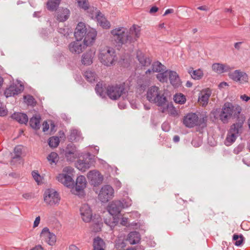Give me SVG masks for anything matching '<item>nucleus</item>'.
Returning <instances> with one entry per match:
<instances>
[{
  "label": "nucleus",
  "mask_w": 250,
  "mask_h": 250,
  "mask_svg": "<svg viewBox=\"0 0 250 250\" xmlns=\"http://www.w3.org/2000/svg\"><path fill=\"white\" fill-rule=\"evenodd\" d=\"M206 118H199L195 113H190L185 116L183 119V124L188 127L191 128L195 126H199L204 127L206 126Z\"/></svg>",
  "instance_id": "obj_7"
},
{
  "label": "nucleus",
  "mask_w": 250,
  "mask_h": 250,
  "mask_svg": "<svg viewBox=\"0 0 250 250\" xmlns=\"http://www.w3.org/2000/svg\"><path fill=\"white\" fill-rule=\"evenodd\" d=\"M125 243L124 242L122 241L121 242H118L116 243L115 247L117 249L121 250V249L125 248Z\"/></svg>",
  "instance_id": "obj_51"
},
{
  "label": "nucleus",
  "mask_w": 250,
  "mask_h": 250,
  "mask_svg": "<svg viewBox=\"0 0 250 250\" xmlns=\"http://www.w3.org/2000/svg\"><path fill=\"white\" fill-rule=\"evenodd\" d=\"M32 175L34 180L39 183L40 182V174L36 171H33L32 173Z\"/></svg>",
  "instance_id": "obj_50"
},
{
  "label": "nucleus",
  "mask_w": 250,
  "mask_h": 250,
  "mask_svg": "<svg viewBox=\"0 0 250 250\" xmlns=\"http://www.w3.org/2000/svg\"><path fill=\"white\" fill-rule=\"evenodd\" d=\"M242 43V42H237L234 43V46L235 49L239 50L240 49V45Z\"/></svg>",
  "instance_id": "obj_60"
},
{
  "label": "nucleus",
  "mask_w": 250,
  "mask_h": 250,
  "mask_svg": "<svg viewBox=\"0 0 250 250\" xmlns=\"http://www.w3.org/2000/svg\"><path fill=\"white\" fill-rule=\"evenodd\" d=\"M244 147V146L243 145H239L237 147H236L234 150L233 152L235 154H238L240 152H241L243 148Z\"/></svg>",
  "instance_id": "obj_49"
},
{
  "label": "nucleus",
  "mask_w": 250,
  "mask_h": 250,
  "mask_svg": "<svg viewBox=\"0 0 250 250\" xmlns=\"http://www.w3.org/2000/svg\"><path fill=\"white\" fill-rule=\"evenodd\" d=\"M102 223L100 221L97 220V222L92 226V229L95 232L99 231L101 229Z\"/></svg>",
  "instance_id": "obj_48"
},
{
  "label": "nucleus",
  "mask_w": 250,
  "mask_h": 250,
  "mask_svg": "<svg viewBox=\"0 0 250 250\" xmlns=\"http://www.w3.org/2000/svg\"><path fill=\"white\" fill-rule=\"evenodd\" d=\"M94 161L90 155H86L78 159L76 163V167L81 171H85L93 165Z\"/></svg>",
  "instance_id": "obj_12"
},
{
  "label": "nucleus",
  "mask_w": 250,
  "mask_h": 250,
  "mask_svg": "<svg viewBox=\"0 0 250 250\" xmlns=\"http://www.w3.org/2000/svg\"><path fill=\"white\" fill-rule=\"evenodd\" d=\"M86 181L84 176H78L76 179L75 189L77 192L83 191L86 187Z\"/></svg>",
  "instance_id": "obj_26"
},
{
  "label": "nucleus",
  "mask_w": 250,
  "mask_h": 250,
  "mask_svg": "<svg viewBox=\"0 0 250 250\" xmlns=\"http://www.w3.org/2000/svg\"><path fill=\"white\" fill-rule=\"evenodd\" d=\"M173 12L174 10L173 9H168L165 11L164 14L163 15V16H165L168 14L173 13Z\"/></svg>",
  "instance_id": "obj_61"
},
{
  "label": "nucleus",
  "mask_w": 250,
  "mask_h": 250,
  "mask_svg": "<svg viewBox=\"0 0 250 250\" xmlns=\"http://www.w3.org/2000/svg\"><path fill=\"white\" fill-rule=\"evenodd\" d=\"M88 178L91 181L94 185H99L102 183L103 177L97 170H91L88 173Z\"/></svg>",
  "instance_id": "obj_21"
},
{
  "label": "nucleus",
  "mask_w": 250,
  "mask_h": 250,
  "mask_svg": "<svg viewBox=\"0 0 250 250\" xmlns=\"http://www.w3.org/2000/svg\"><path fill=\"white\" fill-rule=\"evenodd\" d=\"M86 46L81 40L71 42L69 45V49L72 53L80 54L82 53Z\"/></svg>",
  "instance_id": "obj_17"
},
{
  "label": "nucleus",
  "mask_w": 250,
  "mask_h": 250,
  "mask_svg": "<svg viewBox=\"0 0 250 250\" xmlns=\"http://www.w3.org/2000/svg\"><path fill=\"white\" fill-rule=\"evenodd\" d=\"M93 247V250H104L105 245L102 239L97 237L94 240Z\"/></svg>",
  "instance_id": "obj_34"
},
{
  "label": "nucleus",
  "mask_w": 250,
  "mask_h": 250,
  "mask_svg": "<svg viewBox=\"0 0 250 250\" xmlns=\"http://www.w3.org/2000/svg\"><path fill=\"white\" fill-rule=\"evenodd\" d=\"M99 58L102 64L107 66L113 65L118 60L114 49L108 46L100 48Z\"/></svg>",
  "instance_id": "obj_3"
},
{
  "label": "nucleus",
  "mask_w": 250,
  "mask_h": 250,
  "mask_svg": "<svg viewBox=\"0 0 250 250\" xmlns=\"http://www.w3.org/2000/svg\"><path fill=\"white\" fill-rule=\"evenodd\" d=\"M30 250H43V249L41 246L38 245L35 246L34 248L31 249Z\"/></svg>",
  "instance_id": "obj_63"
},
{
  "label": "nucleus",
  "mask_w": 250,
  "mask_h": 250,
  "mask_svg": "<svg viewBox=\"0 0 250 250\" xmlns=\"http://www.w3.org/2000/svg\"><path fill=\"white\" fill-rule=\"evenodd\" d=\"M73 170V168L70 167H64L62 170V173L59 174L57 177L58 181L67 187H73L74 181L71 177V175L72 174Z\"/></svg>",
  "instance_id": "obj_8"
},
{
  "label": "nucleus",
  "mask_w": 250,
  "mask_h": 250,
  "mask_svg": "<svg viewBox=\"0 0 250 250\" xmlns=\"http://www.w3.org/2000/svg\"><path fill=\"white\" fill-rule=\"evenodd\" d=\"M22 197L26 199H30L33 197V195L32 193H26L22 195Z\"/></svg>",
  "instance_id": "obj_53"
},
{
  "label": "nucleus",
  "mask_w": 250,
  "mask_h": 250,
  "mask_svg": "<svg viewBox=\"0 0 250 250\" xmlns=\"http://www.w3.org/2000/svg\"><path fill=\"white\" fill-rule=\"evenodd\" d=\"M123 208V205L120 201H113L108 207V211L112 216L118 214L121 209Z\"/></svg>",
  "instance_id": "obj_19"
},
{
  "label": "nucleus",
  "mask_w": 250,
  "mask_h": 250,
  "mask_svg": "<svg viewBox=\"0 0 250 250\" xmlns=\"http://www.w3.org/2000/svg\"><path fill=\"white\" fill-rule=\"evenodd\" d=\"M8 111L2 105L0 107V116H4L7 115Z\"/></svg>",
  "instance_id": "obj_52"
},
{
  "label": "nucleus",
  "mask_w": 250,
  "mask_h": 250,
  "mask_svg": "<svg viewBox=\"0 0 250 250\" xmlns=\"http://www.w3.org/2000/svg\"><path fill=\"white\" fill-rule=\"evenodd\" d=\"M41 116L40 115L33 116L29 121L31 127L34 129H39L40 128Z\"/></svg>",
  "instance_id": "obj_32"
},
{
  "label": "nucleus",
  "mask_w": 250,
  "mask_h": 250,
  "mask_svg": "<svg viewBox=\"0 0 250 250\" xmlns=\"http://www.w3.org/2000/svg\"><path fill=\"white\" fill-rule=\"evenodd\" d=\"M137 58L140 63L144 66H148L151 63V60L147 58L141 51H138L137 52Z\"/></svg>",
  "instance_id": "obj_29"
},
{
  "label": "nucleus",
  "mask_w": 250,
  "mask_h": 250,
  "mask_svg": "<svg viewBox=\"0 0 250 250\" xmlns=\"http://www.w3.org/2000/svg\"><path fill=\"white\" fill-rule=\"evenodd\" d=\"M41 237L50 246H53L56 242V236L52 232H51L47 227L44 228L41 233Z\"/></svg>",
  "instance_id": "obj_14"
},
{
  "label": "nucleus",
  "mask_w": 250,
  "mask_h": 250,
  "mask_svg": "<svg viewBox=\"0 0 250 250\" xmlns=\"http://www.w3.org/2000/svg\"><path fill=\"white\" fill-rule=\"evenodd\" d=\"M60 143V140L58 137L53 136L49 139L48 144L51 147H56Z\"/></svg>",
  "instance_id": "obj_41"
},
{
  "label": "nucleus",
  "mask_w": 250,
  "mask_h": 250,
  "mask_svg": "<svg viewBox=\"0 0 250 250\" xmlns=\"http://www.w3.org/2000/svg\"><path fill=\"white\" fill-rule=\"evenodd\" d=\"M88 30L85 26V25L84 23L82 22H79L76 29L74 32V36L76 40H82Z\"/></svg>",
  "instance_id": "obj_20"
},
{
  "label": "nucleus",
  "mask_w": 250,
  "mask_h": 250,
  "mask_svg": "<svg viewBox=\"0 0 250 250\" xmlns=\"http://www.w3.org/2000/svg\"><path fill=\"white\" fill-rule=\"evenodd\" d=\"M81 139V133L80 131L76 129L70 130L69 139L71 141H79Z\"/></svg>",
  "instance_id": "obj_35"
},
{
  "label": "nucleus",
  "mask_w": 250,
  "mask_h": 250,
  "mask_svg": "<svg viewBox=\"0 0 250 250\" xmlns=\"http://www.w3.org/2000/svg\"><path fill=\"white\" fill-rule=\"evenodd\" d=\"M65 156L67 161L73 162L78 156L79 153L76 146L72 144H68L65 151Z\"/></svg>",
  "instance_id": "obj_13"
},
{
  "label": "nucleus",
  "mask_w": 250,
  "mask_h": 250,
  "mask_svg": "<svg viewBox=\"0 0 250 250\" xmlns=\"http://www.w3.org/2000/svg\"><path fill=\"white\" fill-rule=\"evenodd\" d=\"M174 102L179 104H183L185 103L186 101L185 96L181 94H176L174 97Z\"/></svg>",
  "instance_id": "obj_43"
},
{
  "label": "nucleus",
  "mask_w": 250,
  "mask_h": 250,
  "mask_svg": "<svg viewBox=\"0 0 250 250\" xmlns=\"http://www.w3.org/2000/svg\"><path fill=\"white\" fill-rule=\"evenodd\" d=\"M23 88V86L21 84L20 85H11L5 90L4 94L7 98L14 96L21 93Z\"/></svg>",
  "instance_id": "obj_18"
},
{
  "label": "nucleus",
  "mask_w": 250,
  "mask_h": 250,
  "mask_svg": "<svg viewBox=\"0 0 250 250\" xmlns=\"http://www.w3.org/2000/svg\"><path fill=\"white\" fill-rule=\"evenodd\" d=\"M243 239L244 238L242 235H238L235 234L233 236V240L235 241V245L237 246H239L242 244Z\"/></svg>",
  "instance_id": "obj_45"
},
{
  "label": "nucleus",
  "mask_w": 250,
  "mask_h": 250,
  "mask_svg": "<svg viewBox=\"0 0 250 250\" xmlns=\"http://www.w3.org/2000/svg\"><path fill=\"white\" fill-rule=\"evenodd\" d=\"M93 54L91 51L86 52L82 56V63L84 65H89L92 63Z\"/></svg>",
  "instance_id": "obj_33"
},
{
  "label": "nucleus",
  "mask_w": 250,
  "mask_h": 250,
  "mask_svg": "<svg viewBox=\"0 0 250 250\" xmlns=\"http://www.w3.org/2000/svg\"><path fill=\"white\" fill-rule=\"evenodd\" d=\"M125 86V83L108 85L106 88V95L112 100H118L121 97L124 99L127 93Z\"/></svg>",
  "instance_id": "obj_5"
},
{
  "label": "nucleus",
  "mask_w": 250,
  "mask_h": 250,
  "mask_svg": "<svg viewBox=\"0 0 250 250\" xmlns=\"http://www.w3.org/2000/svg\"><path fill=\"white\" fill-rule=\"evenodd\" d=\"M42 125H43L42 130L43 132H45L48 130L49 124L47 123L46 121H45L43 123Z\"/></svg>",
  "instance_id": "obj_55"
},
{
  "label": "nucleus",
  "mask_w": 250,
  "mask_h": 250,
  "mask_svg": "<svg viewBox=\"0 0 250 250\" xmlns=\"http://www.w3.org/2000/svg\"><path fill=\"white\" fill-rule=\"evenodd\" d=\"M22 153V148L21 146H16L14 148L15 155L12 157L11 163H13L14 160H20Z\"/></svg>",
  "instance_id": "obj_40"
},
{
  "label": "nucleus",
  "mask_w": 250,
  "mask_h": 250,
  "mask_svg": "<svg viewBox=\"0 0 250 250\" xmlns=\"http://www.w3.org/2000/svg\"><path fill=\"white\" fill-rule=\"evenodd\" d=\"M97 36V31L93 28H88V30L83 37V43L86 46L91 45L95 42Z\"/></svg>",
  "instance_id": "obj_16"
},
{
  "label": "nucleus",
  "mask_w": 250,
  "mask_h": 250,
  "mask_svg": "<svg viewBox=\"0 0 250 250\" xmlns=\"http://www.w3.org/2000/svg\"><path fill=\"white\" fill-rule=\"evenodd\" d=\"M70 11L68 9L59 8L56 13L57 19L59 21H64L68 19Z\"/></svg>",
  "instance_id": "obj_22"
},
{
  "label": "nucleus",
  "mask_w": 250,
  "mask_h": 250,
  "mask_svg": "<svg viewBox=\"0 0 250 250\" xmlns=\"http://www.w3.org/2000/svg\"><path fill=\"white\" fill-rule=\"evenodd\" d=\"M245 120V116H241L238 118V122L236 123L233 124L231 126L225 142L226 146H229L232 143L234 142L238 134L242 130Z\"/></svg>",
  "instance_id": "obj_6"
},
{
  "label": "nucleus",
  "mask_w": 250,
  "mask_h": 250,
  "mask_svg": "<svg viewBox=\"0 0 250 250\" xmlns=\"http://www.w3.org/2000/svg\"><path fill=\"white\" fill-rule=\"evenodd\" d=\"M40 217L38 216L36 218L35 220L34 221L33 227L36 228V227H38L40 223Z\"/></svg>",
  "instance_id": "obj_56"
},
{
  "label": "nucleus",
  "mask_w": 250,
  "mask_h": 250,
  "mask_svg": "<svg viewBox=\"0 0 250 250\" xmlns=\"http://www.w3.org/2000/svg\"><path fill=\"white\" fill-rule=\"evenodd\" d=\"M228 76L230 79L240 84L247 83L249 81V77L247 74L240 69L230 72Z\"/></svg>",
  "instance_id": "obj_11"
},
{
  "label": "nucleus",
  "mask_w": 250,
  "mask_h": 250,
  "mask_svg": "<svg viewBox=\"0 0 250 250\" xmlns=\"http://www.w3.org/2000/svg\"><path fill=\"white\" fill-rule=\"evenodd\" d=\"M48 161L51 164H56L58 161V155L55 152H52L47 157Z\"/></svg>",
  "instance_id": "obj_42"
},
{
  "label": "nucleus",
  "mask_w": 250,
  "mask_h": 250,
  "mask_svg": "<svg viewBox=\"0 0 250 250\" xmlns=\"http://www.w3.org/2000/svg\"><path fill=\"white\" fill-rule=\"evenodd\" d=\"M192 144L195 147H199L201 145V143L200 142H196V140H193L192 141Z\"/></svg>",
  "instance_id": "obj_62"
},
{
  "label": "nucleus",
  "mask_w": 250,
  "mask_h": 250,
  "mask_svg": "<svg viewBox=\"0 0 250 250\" xmlns=\"http://www.w3.org/2000/svg\"><path fill=\"white\" fill-rule=\"evenodd\" d=\"M188 72L190 75L191 78L195 80L201 79L204 75L203 71L201 69L194 70L192 67H190Z\"/></svg>",
  "instance_id": "obj_31"
},
{
  "label": "nucleus",
  "mask_w": 250,
  "mask_h": 250,
  "mask_svg": "<svg viewBox=\"0 0 250 250\" xmlns=\"http://www.w3.org/2000/svg\"><path fill=\"white\" fill-rule=\"evenodd\" d=\"M61 0H49L47 3V6L48 10L54 11L59 6Z\"/></svg>",
  "instance_id": "obj_37"
},
{
  "label": "nucleus",
  "mask_w": 250,
  "mask_h": 250,
  "mask_svg": "<svg viewBox=\"0 0 250 250\" xmlns=\"http://www.w3.org/2000/svg\"><path fill=\"white\" fill-rule=\"evenodd\" d=\"M44 201L48 205L54 206L59 204L60 197L58 192L52 188L47 189L43 194Z\"/></svg>",
  "instance_id": "obj_9"
},
{
  "label": "nucleus",
  "mask_w": 250,
  "mask_h": 250,
  "mask_svg": "<svg viewBox=\"0 0 250 250\" xmlns=\"http://www.w3.org/2000/svg\"><path fill=\"white\" fill-rule=\"evenodd\" d=\"M114 193V189L109 185H104L101 188L98 195L99 200L103 203L107 202L111 199Z\"/></svg>",
  "instance_id": "obj_10"
},
{
  "label": "nucleus",
  "mask_w": 250,
  "mask_h": 250,
  "mask_svg": "<svg viewBox=\"0 0 250 250\" xmlns=\"http://www.w3.org/2000/svg\"><path fill=\"white\" fill-rule=\"evenodd\" d=\"M212 68L214 71L218 73H223V64L214 63L212 66Z\"/></svg>",
  "instance_id": "obj_46"
},
{
  "label": "nucleus",
  "mask_w": 250,
  "mask_h": 250,
  "mask_svg": "<svg viewBox=\"0 0 250 250\" xmlns=\"http://www.w3.org/2000/svg\"><path fill=\"white\" fill-rule=\"evenodd\" d=\"M96 19L98 24L105 29H108L110 27V22L106 20L104 15L101 13L98 12L96 15Z\"/></svg>",
  "instance_id": "obj_27"
},
{
  "label": "nucleus",
  "mask_w": 250,
  "mask_h": 250,
  "mask_svg": "<svg viewBox=\"0 0 250 250\" xmlns=\"http://www.w3.org/2000/svg\"><path fill=\"white\" fill-rule=\"evenodd\" d=\"M77 2L78 3L79 6L84 9H88L89 8V4L87 1V0H77Z\"/></svg>",
  "instance_id": "obj_47"
},
{
  "label": "nucleus",
  "mask_w": 250,
  "mask_h": 250,
  "mask_svg": "<svg viewBox=\"0 0 250 250\" xmlns=\"http://www.w3.org/2000/svg\"><path fill=\"white\" fill-rule=\"evenodd\" d=\"M24 99L28 105L32 106L36 105V102L33 96L30 95H25L24 96Z\"/></svg>",
  "instance_id": "obj_44"
},
{
  "label": "nucleus",
  "mask_w": 250,
  "mask_h": 250,
  "mask_svg": "<svg viewBox=\"0 0 250 250\" xmlns=\"http://www.w3.org/2000/svg\"><path fill=\"white\" fill-rule=\"evenodd\" d=\"M84 76L85 79L90 83H93L95 81L96 75L91 70H87L84 72Z\"/></svg>",
  "instance_id": "obj_39"
},
{
  "label": "nucleus",
  "mask_w": 250,
  "mask_h": 250,
  "mask_svg": "<svg viewBox=\"0 0 250 250\" xmlns=\"http://www.w3.org/2000/svg\"><path fill=\"white\" fill-rule=\"evenodd\" d=\"M140 27L136 25L132 26L128 30L121 27L111 31L113 39L119 44H131L136 41L140 36Z\"/></svg>",
  "instance_id": "obj_1"
},
{
  "label": "nucleus",
  "mask_w": 250,
  "mask_h": 250,
  "mask_svg": "<svg viewBox=\"0 0 250 250\" xmlns=\"http://www.w3.org/2000/svg\"><path fill=\"white\" fill-rule=\"evenodd\" d=\"M242 109L240 106L229 102L225 103L219 112L220 120L224 124L228 123L231 118H239L243 115L240 114ZM238 119H237V120Z\"/></svg>",
  "instance_id": "obj_2"
},
{
  "label": "nucleus",
  "mask_w": 250,
  "mask_h": 250,
  "mask_svg": "<svg viewBox=\"0 0 250 250\" xmlns=\"http://www.w3.org/2000/svg\"><path fill=\"white\" fill-rule=\"evenodd\" d=\"M106 88L104 86L102 83L99 82L95 87V90L96 93L101 97H104L106 93Z\"/></svg>",
  "instance_id": "obj_36"
},
{
  "label": "nucleus",
  "mask_w": 250,
  "mask_h": 250,
  "mask_svg": "<svg viewBox=\"0 0 250 250\" xmlns=\"http://www.w3.org/2000/svg\"><path fill=\"white\" fill-rule=\"evenodd\" d=\"M223 73L225 72L230 71L232 69V68L230 67V66L227 65V64H223Z\"/></svg>",
  "instance_id": "obj_54"
},
{
  "label": "nucleus",
  "mask_w": 250,
  "mask_h": 250,
  "mask_svg": "<svg viewBox=\"0 0 250 250\" xmlns=\"http://www.w3.org/2000/svg\"><path fill=\"white\" fill-rule=\"evenodd\" d=\"M166 70V67L159 62H154L151 65V69H148L146 72V75L154 72H161Z\"/></svg>",
  "instance_id": "obj_23"
},
{
  "label": "nucleus",
  "mask_w": 250,
  "mask_h": 250,
  "mask_svg": "<svg viewBox=\"0 0 250 250\" xmlns=\"http://www.w3.org/2000/svg\"><path fill=\"white\" fill-rule=\"evenodd\" d=\"M146 99L150 102L156 104L159 106L164 105L167 101L163 91L156 86H152L148 89Z\"/></svg>",
  "instance_id": "obj_4"
},
{
  "label": "nucleus",
  "mask_w": 250,
  "mask_h": 250,
  "mask_svg": "<svg viewBox=\"0 0 250 250\" xmlns=\"http://www.w3.org/2000/svg\"><path fill=\"white\" fill-rule=\"evenodd\" d=\"M162 129L165 131H167L168 130V125L167 123H164L162 125Z\"/></svg>",
  "instance_id": "obj_59"
},
{
  "label": "nucleus",
  "mask_w": 250,
  "mask_h": 250,
  "mask_svg": "<svg viewBox=\"0 0 250 250\" xmlns=\"http://www.w3.org/2000/svg\"><path fill=\"white\" fill-rule=\"evenodd\" d=\"M69 250H80L79 249L74 245H71L69 246Z\"/></svg>",
  "instance_id": "obj_64"
},
{
  "label": "nucleus",
  "mask_w": 250,
  "mask_h": 250,
  "mask_svg": "<svg viewBox=\"0 0 250 250\" xmlns=\"http://www.w3.org/2000/svg\"><path fill=\"white\" fill-rule=\"evenodd\" d=\"M211 95V91L208 89L203 90L200 93L198 98V102L202 106H204L207 105L208 99Z\"/></svg>",
  "instance_id": "obj_24"
},
{
  "label": "nucleus",
  "mask_w": 250,
  "mask_h": 250,
  "mask_svg": "<svg viewBox=\"0 0 250 250\" xmlns=\"http://www.w3.org/2000/svg\"><path fill=\"white\" fill-rule=\"evenodd\" d=\"M169 79L170 83L174 87H178L181 84V82L179 76L176 72L174 71L169 70Z\"/></svg>",
  "instance_id": "obj_25"
},
{
  "label": "nucleus",
  "mask_w": 250,
  "mask_h": 250,
  "mask_svg": "<svg viewBox=\"0 0 250 250\" xmlns=\"http://www.w3.org/2000/svg\"><path fill=\"white\" fill-rule=\"evenodd\" d=\"M169 70H167L161 72H159V73L156 76L157 79L160 82L162 83L167 82V77H169Z\"/></svg>",
  "instance_id": "obj_38"
},
{
  "label": "nucleus",
  "mask_w": 250,
  "mask_h": 250,
  "mask_svg": "<svg viewBox=\"0 0 250 250\" xmlns=\"http://www.w3.org/2000/svg\"><path fill=\"white\" fill-rule=\"evenodd\" d=\"M81 217L85 222H89L92 217V211L91 208L87 204H83L80 209Z\"/></svg>",
  "instance_id": "obj_15"
},
{
  "label": "nucleus",
  "mask_w": 250,
  "mask_h": 250,
  "mask_svg": "<svg viewBox=\"0 0 250 250\" xmlns=\"http://www.w3.org/2000/svg\"><path fill=\"white\" fill-rule=\"evenodd\" d=\"M158 10V8L157 7L153 6L150 8V9L149 10V13L151 14H152V13L157 12Z\"/></svg>",
  "instance_id": "obj_57"
},
{
  "label": "nucleus",
  "mask_w": 250,
  "mask_h": 250,
  "mask_svg": "<svg viewBox=\"0 0 250 250\" xmlns=\"http://www.w3.org/2000/svg\"><path fill=\"white\" fill-rule=\"evenodd\" d=\"M240 98L246 102H248L249 100H250V97L247 96L245 94L241 95L240 96Z\"/></svg>",
  "instance_id": "obj_58"
},
{
  "label": "nucleus",
  "mask_w": 250,
  "mask_h": 250,
  "mask_svg": "<svg viewBox=\"0 0 250 250\" xmlns=\"http://www.w3.org/2000/svg\"><path fill=\"white\" fill-rule=\"evenodd\" d=\"M141 239V236L138 232H130L127 236V240L131 245L136 244L139 242Z\"/></svg>",
  "instance_id": "obj_30"
},
{
  "label": "nucleus",
  "mask_w": 250,
  "mask_h": 250,
  "mask_svg": "<svg viewBox=\"0 0 250 250\" xmlns=\"http://www.w3.org/2000/svg\"><path fill=\"white\" fill-rule=\"evenodd\" d=\"M11 117L20 124H26L28 120V117L26 114L20 112H15L12 114Z\"/></svg>",
  "instance_id": "obj_28"
}]
</instances>
